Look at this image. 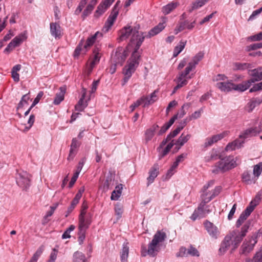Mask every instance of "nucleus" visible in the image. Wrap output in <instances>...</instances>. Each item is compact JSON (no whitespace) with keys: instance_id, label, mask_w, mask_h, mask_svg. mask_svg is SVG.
<instances>
[{"instance_id":"20e7f679","label":"nucleus","mask_w":262,"mask_h":262,"mask_svg":"<svg viewBox=\"0 0 262 262\" xmlns=\"http://www.w3.org/2000/svg\"><path fill=\"white\" fill-rule=\"evenodd\" d=\"M202 202L199 204L197 209L194 210L190 217V219L193 221H195L198 218L205 217L211 211L209 208V206L206 205V204L210 201V199H207V194H204L202 196Z\"/></svg>"},{"instance_id":"f03ea898","label":"nucleus","mask_w":262,"mask_h":262,"mask_svg":"<svg viewBox=\"0 0 262 262\" xmlns=\"http://www.w3.org/2000/svg\"><path fill=\"white\" fill-rule=\"evenodd\" d=\"M220 159V160L216 163L214 166L212 172L215 174L224 173L235 167L237 164L232 156H228L221 158L218 151L213 149L210 152V155L205 157V161L209 162Z\"/></svg>"},{"instance_id":"dca6fc26","label":"nucleus","mask_w":262,"mask_h":262,"mask_svg":"<svg viewBox=\"0 0 262 262\" xmlns=\"http://www.w3.org/2000/svg\"><path fill=\"white\" fill-rule=\"evenodd\" d=\"M260 131L261 128L259 126L258 127H251L244 131L243 133L239 135V138L244 139L253 136H255L257 134L259 133Z\"/></svg>"},{"instance_id":"6e6d98bb","label":"nucleus","mask_w":262,"mask_h":262,"mask_svg":"<svg viewBox=\"0 0 262 262\" xmlns=\"http://www.w3.org/2000/svg\"><path fill=\"white\" fill-rule=\"evenodd\" d=\"M177 256L187 257L188 256L187 249L184 247H181L180 249L179 252L177 253Z\"/></svg>"},{"instance_id":"2f4dec72","label":"nucleus","mask_w":262,"mask_h":262,"mask_svg":"<svg viewBox=\"0 0 262 262\" xmlns=\"http://www.w3.org/2000/svg\"><path fill=\"white\" fill-rule=\"evenodd\" d=\"M123 188L122 184H120L116 187L115 189L112 192L111 199L112 200H117L120 196Z\"/></svg>"},{"instance_id":"2eb2a0df","label":"nucleus","mask_w":262,"mask_h":262,"mask_svg":"<svg viewBox=\"0 0 262 262\" xmlns=\"http://www.w3.org/2000/svg\"><path fill=\"white\" fill-rule=\"evenodd\" d=\"M86 210L81 209L80 214L79 216L78 225L90 226L91 223V215L90 213L86 214Z\"/></svg>"},{"instance_id":"4468645a","label":"nucleus","mask_w":262,"mask_h":262,"mask_svg":"<svg viewBox=\"0 0 262 262\" xmlns=\"http://www.w3.org/2000/svg\"><path fill=\"white\" fill-rule=\"evenodd\" d=\"M204 224L210 236L213 238H217L219 234L217 228L214 225L213 223L209 222L208 221H206Z\"/></svg>"},{"instance_id":"c756f323","label":"nucleus","mask_w":262,"mask_h":262,"mask_svg":"<svg viewBox=\"0 0 262 262\" xmlns=\"http://www.w3.org/2000/svg\"><path fill=\"white\" fill-rule=\"evenodd\" d=\"M79 146V143L76 138H73L71 145V149L68 158V160H72L75 156L74 150Z\"/></svg>"},{"instance_id":"4c0bfd02","label":"nucleus","mask_w":262,"mask_h":262,"mask_svg":"<svg viewBox=\"0 0 262 262\" xmlns=\"http://www.w3.org/2000/svg\"><path fill=\"white\" fill-rule=\"evenodd\" d=\"M108 8L104 5L102 2L98 6L96 11L95 12L94 16L99 17Z\"/></svg>"},{"instance_id":"a211bd4d","label":"nucleus","mask_w":262,"mask_h":262,"mask_svg":"<svg viewBox=\"0 0 262 262\" xmlns=\"http://www.w3.org/2000/svg\"><path fill=\"white\" fill-rule=\"evenodd\" d=\"M233 83L232 80H228L227 82H219L216 84V86L221 91L229 92L233 90Z\"/></svg>"},{"instance_id":"f3484780","label":"nucleus","mask_w":262,"mask_h":262,"mask_svg":"<svg viewBox=\"0 0 262 262\" xmlns=\"http://www.w3.org/2000/svg\"><path fill=\"white\" fill-rule=\"evenodd\" d=\"M115 179V174L111 171H109L106 179L103 183V191H106L110 189H111L114 186V181Z\"/></svg>"},{"instance_id":"c85d7f7f","label":"nucleus","mask_w":262,"mask_h":262,"mask_svg":"<svg viewBox=\"0 0 262 262\" xmlns=\"http://www.w3.org/2000/svg\"><path fill=\"white\" fill-rule=\"evenodd\" d=\"M262 102V98H255L250 100L247 105V108L248 112H252L253 109Z\"/></svg>"},{"instance_id":"4be33fe9","label":"nucleus","mask_w":262,"mask_h":262,"mask_svg":"<svg viewBox=\"0 0 262 262\" xmlns=\"http://www.w3.org/2000/svg\"><path fill=\"white\" fill-rule=\"evenodd\" d=\"M50 32L51 35L56 38H59L61 36L60 26L56 23L50 24Z\"/></svg>"},{"instance_id":"680f3d73","label":"nucleus","mask_w":262,"mask_h":262,"mask_svg":"<svg viewBox=\"0 0 262 262\" xmlns=\"http://www.w3.org/2000/svg\"><path fill=\"white\" fill-rule=\"evenodd\" d=\"M253 262H262V250L257 252L253 257Z\"/></svg>"},{"instance_id":"ddd939ff","label":"nucleus","mask_w":262,"mask_h":262,"mask_svg":"<svg viewBox=\"0 0 262 262\" xmlns=\"http://www.w3.org/2000/svg\"><path fill=\"white\" fill-rule=\"evenodd\" d=\"M254 209H253V206H250L249 205L246 208V209L241 214L238 219L236 222V226L237 228L239 227L242 225Z\"/></svg>"},{"instance_id":"603ef678","label":"nucleus","mask_w":262,"mask_h":262,"mask_svg":"<svg viewBox=\"0 0 262 262\" xmlns=\"http://www.w3.org/2000/svg\"><path fill=\"white\" fill-rule=\"evenodd\" d=\"M187 23V20L180 22L174 29V34H177L179 32L185 29V25Z\"/></svg>"},{"instance_id":"cd10ccee","label":"nucleus","mask_w":262,"mask_h":262,"mask_svg":"<svg viewBox=\"0 0 262 262\" xmlns=\"http://www.w3.org/2000/svg\"><path fill=\"white\" fill-rule=\"evenodd\" d=\"M89 226L78 225V242L79 244H82L85 237V232Z\"/></svg>"},{"instance_id":"58836bf2","label":"nucleus","mask_w":262,"mask_h":262,"mask_svg":"<svg viewBox=\"0 0 262 262\" xmlns=\"http://www.w3.org/2000/svg\"><path fill=\"white\" fill-rule=\"evenodd\" d=\"M26 38V37L24 34H21L19 35L16 36L11 41V42L14 46V47H16L19 46L20 43Z\"/></svg>"},{"instance_id":"e433bc0d","label":"nucleus","mask_w":262,"mask_h":262,"mask_svg":"<svg viewBox=\"0 0 262 262\" xmlns=\"http://www.w3.org/2000/svg\"><path fill=\"white\" fill-rule=\"evenodd\" d=\"M186 43V41H181L179 44L177 46L173 51V57H177L184 49Z\"/></svg>"},{"instance_id":"6e6552de","label":"nucleus","mask_w":262,"mask_h":262,"mask_svg":"<svg viewBox=\"0 0 262 262\" xmlns=\"http://www.w3.org/2000/svg\"><path fill=\"white\" fill-rule=\"evenodd\" d=\"M138 29L139 27L133 28L130 26L124 27L119 32V39L120 41H123L128 38L130 35H132L131 41L133 42L134 37L139 36Z\"/></svg>"},{"instance_id":"f704fd0d","label":"nucleus","mask_w":262,"mask_h":262,"mask_svg":"<svg viewBox=\"0 0 262 262\" xmlns=\"http://www.w3.org/2000/svg\"><path fill=\"white\" fill-rule=\"evenodd\" d=\"M85 49L84 48V40H81L78 45L76 48L74 52V57H78L81 52H83V53L85 54L86 52H84Z\"/></svg>"},{"instance_id":"9d476101","label":"nucleus","mask_w":262,"mask_h":262,"mask_svg":"<svg viewBox=\"0 0 262 262\" xmlns=\"http://www.w3.org/2000/svg\"><path fill=\"white\" fill-rule=\"evenodd\" d=\"M100 51V46L99 45H96L93 51L94 57L93 58V60L90 62V67L88 69V75L91 74L95 66L100 61V59L101 56V53L99 52Z\"/></svg>"},{"instance_id":"864d4df0","label":"nucleus","mask_w":262,"mask_h":262,"mask_svg":"<svg viewBox=\"0 0 262 262\" xmlns=\"http://www.w3.org/2000/svg\"><path fill=\"white\" fill-rule=\"evenodd\" d=\"M187 23V20L180 22L174 29V34H177L179 32L185 29V25Z\"/></svg>"},{"instance_id":"aec40b11","label":"nucleus","mask_w":262,"mask_h":262,"mask_svg":"<svg viewBox=\"0 0 262 262\" xmlns=\"http://www.w3.org/2000/svg\"><path fill=\"white\" fill-rule=\"evenodd\" d=\"M187 154H182L177 158L176 161L173 163L170 168L168 170L167 176L170 177L173 174V171L178 167L180 162L184 160V158L186 156Z\"/></svg>"},{"instance_id":"e2e57ef3","label":"nucleus","mask_w":262,"mask_h":262,"mask_svg":"<svg viewBox=\"0 0 262 262\" xmlns=\"http://www.w3.org/2000/svg\"><path fill=\"white\" fill-rule=\"evenodd\" d=\"M237 141L235 140L234 142L232 143H229L226 147H225V150L226 151L228 150H233L235 149L236 146H237Z\"/></svg>"},{"instance_id":"774afa93","label":"nucleus","mask_w":262,"mask_h":262,"mask_svg":"<svg viewBox=\"0 0 262 262\" xmlns=\"http://www.w3.org/2000/svg\"><path fill=\"white\" fill-rule=\"evenodd\" d=\"M262 12V7L260 8L259 9L255 10L253 12L252 14L250 16L248 20H251L254 19V18L257 15L261 13Z\"/></svg>"},{"instance_id":"7c9ffc66","label":"nucleus","mask_w":262,"mask_h":262,"mask_svg":"<svg viewBox=\"0 0 262 262\" xmlns=\"http://www.w3.org/2000/svg\"><path fill=\"white\" fill-rule=\"evenodd\" d=\"M233 70L234 71H244L245 70H250L252 68V64L249 63L235 62L233 64Z\"/></svg>"},{"instance_id":"b1692460","label":"nucleus","mask_w":262,"mask_h":262,"mask_svg":"<svg viewBox=\"0 0 262 262\" xmlns=\"http://www.w3.org/2000/svg\"><path fill=\"white\" fill-rule=\"evenodd\" d=\"M251 84L252 83L249 80H248L238 84H235L233 83V87L232 88L233 89V90L238 91L239 92H244L247 90L251 85Z\"/></svg>"},{"instance_id":"473e14b6","label":"nucleus","mask_w":262,"mask_h":262,"mask_svg":"<svg viewBox=\"0 0 262 262\" xmlns=\"http://www.w3.org/2000/svg\"><path fill=\"white\" fill-rule=\"evenodd\" d=\"M127 245L128 243H124L123 245L121 252V260L122 262L126 261L128 256L129 247Z\"/></svg>"},{"instance_id":"9b49d317","label":"nucleus","mask_w":262,"mask_h":262,"mask_svg":"<svg viewBox=\"0 0 262 262\" xmlns=\"http://www.w3.org/2000/svg\"><path fill=\"white\" fill-rule=\"evenodd\" d=\"M257 243V240L250 238L247 241H245L240 249V254L246 255L250 253Z\"/></svg>"},{"instance_id":"c9c22d12","label":"nucleus","mask_w":262,"mask_h":262,"mask_svg":"<svg viewBox=\"0 0 262 262\" xmlns=\"http://www.w3.org/2000/svg\"><path fill=\"white\" fill-rule=\"evenodd\" d=\"M191 135L189 134L184 136V134H182L177 140L175 143L176 145H180V146H183L185 143H186L189 139L190 138Z\"/></svg>"},{"instance_id":"09e8293b","label":"nucleus","mask_w":262,"mask_h":262,"mask_svg":"<svg viewBox=\"0 0 262 262\" xmlns=\"http://www.w3.org/2000/svg\"><path fill=\"white\" fill-rule=\"evenodd\" d=\"M75 228V226L73 225H70V226L64 232L62 235L63 239L69 238L71 237L70 232L73 231Z\"/></svg>"},{"instance_id":"13d9d810","label":"nucleus","mask_w":262,"mask_h":262,"mask_svg":"<svg viewBox=\"0 0 262 262\" xmlns=\"http://www.w3.org/2000/svg\"><path fill=\"white\" fill-rule=\"evenodd\" d=\"M214 183V181L213 180H211L210 181L208 182V183L205 185L202 189V191L203 192V194L201 195V196L204 194H207V196L208 195V193L207 192H206V190L208 189V188L211 186H212Z\"/></svg>"},{"instance_id":"4d7b16f0","label":"nucleus","mask_w":262,"mask_h":262,"mask_svg":"<svg viewBox=\"0 0 262 262\" xmlns=\"http://www.w3.org/2000/svg\"><path fill=\"white\" fill-rule=\"evenodd\" d=\"M139 100H141L140 101V104H143V107H144L152 104V103L149 99V97L147 96L142 97L140 99H139Z\"/></svg>"},{"instance_id":"79ce46f5","label":"nucleus","mask_w":262,"mask_h":262,"mask_svg":"<svg viewBox=\"0 0 262 262\" xmlns=\"http://www.w3.org/2000/svg\"><path fill=\"white\" fill-rule=\"evenodd\" d=\"M74 262H85V255L82 252L76 251L74 254Z\"/></svg>"},{"instance_id":"c03bdc74","label":"nucleus","mask_w":262,"mask_h":262,"mask_svg":"<svg viewBox=\"0 0 262 262\" xmlns=\"http://www.w3.org/2000/svg\"><path fill=\"white\" fill-rule=\"evenodd\" d=\"M187 254L188 256H199L200 255L199 251L192 245H190L187 249Z\"/></svg>"},{"instance_id":"052dcab7","label":"nucleus","mask_w":262,"mask_h":262,"mask_svg":"<svg viewBox=\"0 0 262 262\" xmlns=\"http://www.w3.org/2000/svg\"><path fill=\"white\" fill-rule=\"evenodd\" d=\"M187 83H188V81L187 80V79H184L183 81H182V82H178V84L174 88V89L173 90L172 94H173L174 93H175L176 92V91H177V90H178L179 89L181 88V87H182L184 85H186L187 84Z\"/></svg>"},{"instance_id":"3c124183","label":"nucleus","mask_w":262,"mask_h":262,"mask_svg":"<svg viewBox=\"0 0 262 262\" xmlns=\"http://www.w3.org/2000/svg\"><path fill=\"white\" fill-rule=\"evenodd\" d=\"M262 171V162H260L258 164L254 166L253 168V173L257 177H258L261 173Z\"/></svg>"},{"instance_id":"49530a36","label":"nucleus","mask_w":262,"mask_h":262,"mask_svg":"<svg viewBox=\"0 0 262 262\" xmlns=\"http://www.w3.org/2000/svg\"><path fill=\"white\" fill-rule=\"evenodd\" d=\"M190 107V103H187L183 104V105L181 107L180 111L175 115H178V118H182L186 113L185 111V108L188 110Z\"/></svg>"},{"instance_id":"de8ad7c7","label":"nucleus","mask_w":262,"mask_h":262,"mask_svg":"<svg viewBox=\"0 0 262 262\" xmlns=\"http://www.w3.org/2000/svg\"><path fill=\"white\" fill-rule=\"evenodd\" d=\"M94 6L92 5V4H89L87 6L86 9L83 11L82 17L83 19H84L86 17H87L93 11Z\"/></svg>"},{"instance_id":"0eeeda50","label":"nucleus","mask_w":262,"mask_h":262,"mask_svg":"<svg viewBox=\"0 0 262 262\" xmlns=\"http://www.w3.org/2000/svg\"><path fill=\"white\" fill-rule=\"evenodd\" d=\"M127 52L123 47H118L114 54L112 55V62L115 66H122L127 56Z\"/></svg>"},{"instance_id":"a18cd8bd","label":"nucleus","mask_w":262,"mask_h":262,"mask_svg":"<svg viewBox=\"0 0 262 262\" xmlns=\"http://www.w3.org/2000/svg\"><path fill=\"white\" fill-rule=\"evenodd\" d=\"M204 55V54L203 52H199L195 56L193 57L192 61L190 62L196 67V65L198 64L199 62L203 59Z\"/></svg>"},{"instance_id":"393cba45","label":"nucleus","mask_w":262,"mask_h":262,"mask_svg":"<svg viewBox=\"0 0 262 262\" xmlns=\"http://www.w3.org/2000/svg\"><path fill=\"white\" fill-rule=\"evenodd\" d=\"M165 27L164 23H159L157 26L151 29L146 35V37L150 38L161 32Z\"/></svg>"},{"instance_id":"6ab92c4d","label":"nucleus","mask_w":262,"mask_h":262,"mask_svg":"<svg viewBox=\"0 0 262 262\" xmlns=\"http://www.w3.org/2000/svg\"><path fill=\"white\" fill-rule=\"evenodd\" d=\"M159 174V167L158 165H154V166L151 168L149 171V177L147 178V186L151 184L155 179L158 176Z\"/></svg>"},{"instance_id":"69168bd1","label":"nucleus","mask_w":262,"mask_h":262,"mask_svg":"<svg viewBox=\"0 0 262 262\" xmlns=\"http://www.w3.org/2000/svg\"><path fill=\"white\" fill-rule=\"evenodd\" d=\"M250 38L254 41L262 40V31L257 34L251 36Z\"/></svg>"},{"instance_id":"1a4fd4ad","label":"nucleus","mask_w":262,"mask_h":262,"mask_svg":"<svg viewBox=\"0 0 262 262\" xmlns=\"http://www.w3.org/2000/svg\"><path fill=\"white\" fill-rule=\"evenodd\" d=\"M118 3L117 2L112 11V12L108 16L105 25L103 28L102 31L104 32H107L114 24V21L117 18L119 13V9L118 8Z\"/></svg>"},{"instance_id":"bf43d9fd","label":"nucleus","mask_w":262,"mask_h":262,"mask_svg":"<svg viewBox=\"0 0 262 262\" xmlns=\"http://www.w3.org/2000/svg\"><path fill=\"white\" fill-rule=\"evenodd\" d=\"M221 187L220 186H217L215 188V189L213 190L212 194L209 198H207V199H210V201L219 195L221 191Z\"/></svg>"},{"instance_id":"f257e3e1","label":"nucleus","mask_w":262,"mask_h":262,"mask_svg":"<svg viewBox=\"0 0 262 262\" xmlns=\"http://www.w3.org/2000/svg\"><path fill=\"white\" fill-rule=\"evenodd\" d=\"M250 224L251 222L248 221L242 227L241 230L235 229L229 232L225 236L224 240L221 244V246L219 250L220 254H224L230 246L232 247L231 252L235 250L238 247L244 237L246 235Z\"/></svg>"},{"instance_id":"8fccbe9b","label":"nucleus","mask_w":262,"mask_h":262,"mask_svg":"<svg viewBox=\"0 0 262 262\" xmlns=\"http://www.w3.org/2000/svg\"><path fill=\"white\" fill-rule=\"evenodd\" d=\"M115 211L116 214L118 216L117 219H120L123 213L122 206L120 204L117 203L115 206Z\"/></svg>"},{"instance_id":"bb28decb","label":"nucleus","mask_w":262,"mask_h":262,"mask_svg":"<svg viewBox=\"0 0 262 262\" xmlns=\"http://www.w3.org/2000/svg\"><path fill=\"white\" fill-rule=\"evenodd\" d=\"M180 5L179 2H171L163 7L162 11L165 15L169 14Z\"/></svg>"},{"instance_id":"f8f14e48","label":"nucleus","mask_w":262,"mask_h":262,"mask_svg":"<svg viewBox=\"0 0 262 262\" xmlns=\"http://www.w3.org/2000/svg\"><path fill=\"white\" fill-rule=\"evenodd\" d=\"M248 75L251 77L249 80L252 83H254L262 80V67L249 70L248 71Z\"/></svg>"},{"instance_id":"37998d69","label":"nucleus","mask_w":262,"mask_h":262,"mask_svg":"<svg viewBox=\"0 0 262 262\" xmlns=\"http://www.w3.org/2000/svg\"><path fill=\"white\" fill-rule=\"evenodd\" d=\"M30 99V97L28 94H26L23 96L21 100L18 103L17 109L23 108L25 105L28 104V100Z\"/></svg>"},{"instance_id":"a19ab883","label":"nucleus","mask_w":262,"mask_h":262,"mask_svg":"<svg viewBox=\"0 0 262 262\" xmlns=\"http://www.w3.org/2000/svg\"><path fill=\"white\" fill-rule=\"evenodd\" d=\"M262 198V191H259L255 198L250 203L249 206H253V209L259 204Z\"/></svg>"},{"instance_id":"ea45409f","label":"nucleus","mask_w":262,"mask_h":262,"mask_svg":"<svg viewBox=\"0 0 262 262\" xmlns=\"http://www.w3.org/2000/svg\"><path fill=\"white\" fill-rule=\"evenodd\" d=\"M208 2H209V0H196L193 3L192 8L189 10V11L191 12L193 10L197 9L202 7Z\"/></svg>"},{"instance_id":"5701e85b","label":"nucleus","mask_w":262,"mask_h":262,"mask_svg":"<svg viewBox=\"0 0 262 262\" xmlns=\"http://www.w3.org/2000/svg\"><path fill=\"white\" fill-rule=\"evenodd\" d=\"M102 34L99 32H97L95 34L89 37L86 42H84V48L85 49L84 52L87 51L88 49L90 47L95 41L96 38L98 36L102 37Z\"/></svg>"},{"instance_id":"0e129e2a","label":"nucleus","mask_w":262,"mask_h":262,"mask_svg":"<svg viewBox=\"0 0 262 262\" xmlns=\"http://www.w3.org/2000/svg\"><path fill=\"white\" fill-rule=\"evenodd\" d=\"M79 174H78V172H75L74 174V175L73 176L70 183H69V188H71L73 187V186L74 185V183H75V182L76 181L78 177V176H79Z\"/></svg>"},{"instance_id":"7ed1b4c3","label":"nucleus","mask_w":262,"mask_h":262,"mask_svg":"<svg viewBox=\"0 0 262 262\" xmlns=\"http://www.w3.org/2000/svg\"><path fill=\"white\" fill-rule=\"evenodd\" d=\"M141 45L140 43L136 42L134 51L132 54L131 57L128 61V64L123 68V74L124 77L122 83V85H124L127 82L139 65V60L140 56L138 52V50Z\"/></svg>"},{"instance_id":"72a5a7b5","label":"nucleus","mask_w":262,"mask_h":262,"mask_svg":"<svg viewBox=\"0 0 262 262\" xmlns=\"http://www.w3.org/2000/svg\"><path fill=\"white\" fill-rule=\"evenodd\" d=\"M84 98L83 97H81L78 103L75 106V110L79 112L83 111L84 108L87 106L88 103L86 101H84Z\"/></svg>"},{"instance_id":"39448f33","label":"nucleus","mask_w":262,"mask_h":262,"mask_svg":"<svg viewBox=\"0 0 262 262\" xmlns=\"http://www.w3.org/2000/svg\"><path fill=\"white\" fill-rule=\"evenodd\" d=\"M166 238V233L162 231H158L154 235L151 242L149 243L147 250V254L154 257L158 251V247L160 243L163 242Z\"/></svg>"},{"instance_id":"423d86ee","label":"nucleus","mask_w":262,"mask_h":262,"mask_svg":"<svg viewBox=\"0 0 262 262\" xmlns=\"http://www.w3.org/2000/svg\"><path fill=\"white\" fill-rule=\"evenodd\" d=\"M16 181L20 187L27 190L30 185V175L26 171H17Z\"/></svg>"},{"instance_id":"5fc2aeb1","label":"nucleus","mask_w":262,"mask_h":262,"mask_svg":"<svg viewBox=\"0 0 262 262\" xmlns=\"http://www.w3.org/2000/svg\"><path fill=\"white\" fill-rule=\"evenodd\" d=\"M262 48V42L255 43L247 47V50L250 51L251 50H255L258 49Z\"/></svg>"},{"instance_id":"338daca9","label":"nucleus","mask_w":262,"mask_h":262,"mask_svg":"<svg viewBox=\"0 0 262 262\" xmlns=\"http://www.w3.org/2000/svg\"><path fill=\"white\" fill-rule=\"evenodd\" d=\"M35 121V116L33 114L30 116L29 119L28 121V124L29 125L28 127H26L25 129L28 130H29L33 125Z\"/></svg>"},{"instance_id":"a878e982","label":"nucleus","mask_w":262,"mask_h":262,"mask_svg":"<svg viewBox=\"0 0 262 262\" xmlns=\"http://www.w3.org/2000/svg\"><path fill=\"white\" fill-rule=\"evenodd\" d=\"M60 92L56 93V96L53 101V103L55 105H58L62 101L64 98V94L66 91V88L64 86L60 88Z\"/></svg>"},{"instance_id":"412c9836","label":"nucleus","mask_w":262,"mask_h":262,"mask_svg":"<svg viewBox=\"0 0 262 262\" xmlns=\"http://www.w3.org/2000/svg\"><path fill=\"white\" fill-rule=\"evenodd\" d=\"M159 126L157 124H154L151 127L147 129L145 132V141L147 143L151 140L155 135V133Z\"/></svg>"}]
</instances>
